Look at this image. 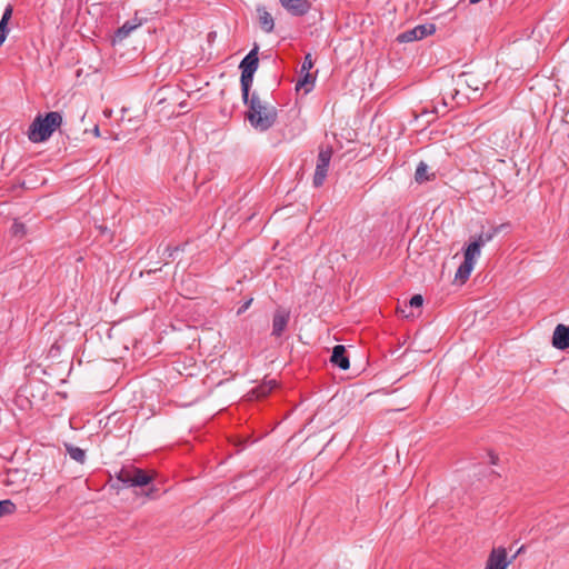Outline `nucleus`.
<instances>
[{"instance_id": "obj_21", "label": "nucleus", "mask_w": 569, "mask_h": 569, "mask_svg": "<svg viewBox=\"0 0 569 569\" xmlns=\"http://www.w3.org/2000/svg\"><path fill=\"white\" fill-rule=\"evenodd\" d=\"M473 266L475 263H472L471 261H469V264H468V260L465 259L462 264L459 267L457 273H456V277L457 278H461V279H467L469 278L472 269H473Z\"/></svg>"}, {"instance_id": "obj_3", "label": "nucleus", "mask_w": 569, "mask_h": 569, "mask_svg": "<svg viewBox=\"0 0 569 569\" xmlns=\"http://www.w3.org/2000/svg\"><path fill=\"white\" fill-rule=\"evenodd\" d=\"M259 48L256 46L249 53L241 60L239 69L241 70L240 84L242 96H248V90L251 89L253 76L259 67L258 58Z\"/></svg>"}, {"instance_id": "obj_26", "label": "nucleus", "mask_w": 569, "mask_h": 569, "mask_svg": "<svg viewBox=\"0 0 569 569\" xmlns=\"http://www.w3.org/2000/svg\"><path fill=\"white\" fill-rule=\"evenodd\" d=\"M14 234L24 233V226L22 223L13 224Z\"/></svg>"}, {"instance_id": "obj_6", "label": "nucleus", "mask_w": 569, "mask_h": 569, "mask_svg": "<svg viewBox=\"0 0 569 569\" xmlns=\"http://www.w3.org/2000/svg\"><path fill=\"white\" fill-rule=\"evenodd\" d=\"M520 551L521 548L512 557L508 558L505 547L493 548L487 558L485 569H507Z\"/></svg>"}, {"instance_id": "obj_8", "label": "nucleus", "mask_w": 569, "mask_h": 569, "mask_svg": "<svg viewBox=\"0 0 569 569\" xmlns=\"http://www.w3.org/2000/svg\"><path fill=\"white\" fill-rule=\"evenodd\" d=\"M290 312L286 309H277L272 318V331L271 335L276 338H280L289 323Z\"/></svg>"}, {"instance_id": "obj_27", "label": "nucleus", "mask_w": 569, "mask_h": 569, "mask_svg": "<svg viewBox=\"0 0 569 569\" xmlns=\"http://www.w3.org/2000/svg\"><path fill=\"white\" fill-rule=\"evenodd\" d=\"M252 299L247 300L238 310V315L244 312L251 305Z\"/></svg>"}, {"instance_id": "obj_5", "label": "nucleus", "mask_w": 569, "mask_h": 569, "mask_svg": "<svg viewBox=\"0 0 569 569\" xmlns=\"http://www.w3.org/2000/svg\"><path fill=\"white\" fill-rule=\"evenodd\" d=\"M331 157H332V147H330V146L320 147L318 158H317L316 170H315V174H313V181H312L313 186L316 188H319L323 184V182L327 178V174H328V169H329Z\"/></svg>"}, {"instance_id": "obj_16", "label": "nucleus", "mask_w": 569, "mask_h": 569, "mask_svg": "<svg viewBox=\"0 0 569 569\" xmlns=\"http://www.w3.org/2000/svg\"><path fill=\"white\" fill-rule=\"evenodd\" d=\"M502 227L503 226H499L488 231H482L473 241L479 243L482 248L486 243L490 242L495 238V236L501 230Z\"/></svg>"}, {"instance_id": "obj_9", "label": "nucleus", "mask_w": 569, "mask_h": 569, "mask_svg": "<svg viewBox=\"0 0 569 569\" xmlns=\"http://www.w3.org/2000/svg\"><path fill=\"white\" fill-rule=\"evenodd\" d=\"M552 345L559 350L569 348V327L558 325L553 331Z\"/></svg>"}, {"instance_id": "obj_22", "label": "nucleus", "mask_w": 569, "mask_h": 569, "mask_svg": "<svg viewBox=\"0 0 569 569\" xmlns=\"http://www.w3.org/2000/svg\"><path fill=\"white\" fill-rule=\"evenodd\" d=\"M428 166L421 161L416 169L415 172V179L417 182L422 183L425 181L429 180V177L427 176Z\"/></svg>"}, {"instance_id": "obj_2", "label": "nucleus", "mask_w": 569, "mask_h": 569, "mask_svg": "<svg viewBox=\"0 0 569 569\" xmlns=\"http://www.w3.org/2000/svg\"><path fill=\"white\" fill-rule=\"evenodd\" d=\"M62 123V116L51 111L44 116H37L28 129V138L33 143L47 141Z\"/></svg>"}, {"instance_id": "obj_1", "label": "nucleus", "mask_w": 569, "mask_h": 569, "mask_svg": "<svg viewBox=\"0 0 569 569\" xmlns=\"http://www.w3.org/2000/svg\"><path fill=\"white\" fill-rule=\"evenodd\" d=\"M242 100L248 107L246 118L253 129L264 132L276 123L278 117L276 107L263 101L256 91L250 93L248 90V96H242Z\"/></svg>"}, {"instance_id": "obj_7", "label": "nucleus", "mask_w": 569, "mask_h": 569, "mask_svg": "<svg viewBox=\"0 0 569 569\" xmlns=\"http://www.w3.org/2000/svg\"><path fill=\"white\" fill-rule=\"evenodd\" d=\"M436 31L435 24H419L412 29L406 30L398 34L397 41L400 43H407L416 40H421Z\"/></svg>"}, {"instance_id": "obj_30", "label": "nucleus", "mask_w": 569, "mask_h": 569, "mask_svg": "<svg viewBox=\"0 0 569 569\" xmlns=\"http://www.w3.org/2000/svg\"><path fill=\"white\" fill-rule=\"evenodd\" d=\"M490 459H491V463H496V459H497V457H496V456L490 455Z\"/></svg>"}, {"instance_id": "obj_24", "label": "nucleus", "mask_w": 569, "mask_h": 569, "mask_svg": "<svg viewBox=\"0 0 569 569\" xmlns=\"http://www.w3.org/2000/svg\"><path fill=\"white\" fill-rule=\"evenodd\" d=\"M423 303V298L421 295H415L411 297L409 305L413 308H420Z\"/></svg>"}, {"instance_id": "obj_28", "label": "nucleus", "mask_w": 569, "mask_h": 569, "mask_svg": "<svg viewBox=\"0 0 569 569\" xmlns=\"http://www.w3.org/2000/svg\"><path fill=\"white\" fill-rule=\"evenodd\" d=\"M92 132H93V134H94L96 137H100V130H99V127H98V126H96V127L93 128V131H92Z\"/></svg>"}, {"instance_id": "obj_31", "label": "nucleus", "mask_w": 569, "mask_h": 569, "mask_svg": "<svg viewBox=\"0 0 569 569\" xmlns=\"http://www.w3.org/2000/svg\"><path fill=\"white\" fill-rule=\"evenodd\" d=\"M480 1H481V0H469V3H470V4H476V3L480 2Z\"/></svg>"}, {"instance_id": "obj_19", "label": "nucleus", "mask_w": 569, "mask_h": 569, "mask_svg": "<svg viewBox=\"0 0 569 569\" xmlns=\"http://www.w3.org/2000/svg\"><path fill=\"white\" fill-rule=\"evenodd\" d=\"M67 451L71 459H73L77 462L83 463L86 459V452L79 447H74L71 445L67 446Z\"/></svg>"}, {"instance_id": "obj_15", "label": "nucleus", "mask_w": 569, "mask_h": 569, "mask_svg": "<svg viewBox=\"0 0 569 569\" xmlns=\"http://www.w3.org/2000/svg\"><path fill=\"white\" fill-rule=\"evenodd\" d=\"M315 81L316 78L310 72L300 73V78L296 83V90H303L305 93H309L313 89Z\"/></svg>"}, {"instance_id": "obj_25", "label": "nucleus", "mask_w": 569, "mask_h": 569, "mask_svg": "<svg viewBox=\"0 0 569 569\" xmlns=\"http://www.w3.org/2000/svg\"><path fill=\"white\" fill-rule=\"evenodd\" d=\"M269 387L267 388V386H261L260 387V390H259V396H264L267 395L269 391H271L274 387H276V381H270L269 382Z\"/></svg>"}, {"instance_id": "obj_20", "label": "nucleus", "mask_w": 569, "mask_h": 569, "mask_svg": "<svg viewBox=\"0 0 569 569\" xmlns=\"http://www.w3.org/2000/svg\"><path fill=\"white\" fill-rule=\"evenodd\" d=\"M17 510L16 503L10 499L0 500V519L12 515Z\"/></svg>"}, {"instance_id": "obj_12", "label": "nucleus", "mask_w": 569, "mask_h": 569, "mask_svg": "<svg viewBox=\"0 0 569 569\" xmlns=\"http://www.w3.org/2000/svg\"><path fill=\"white\" fill-rule=\"evenodd\" d=\"M257 12L259 16V23L261 29L264 32L270 33L274 28V21L272 16L263 7H259L257 9Z\"/></svg>"}, {"instance_id": "obj_23", "label": "nucleus", "mask_w": 569, "mask_h": 569, "mask_svg": "<svg viewBox=\"0 0 569 569\" xmlns=\"http://www.w3.org/2000/svg\"><path fill=\"white\" fill-rule=\"evenodd\" d=\"M313 67V60L311 53H307L305 56L303 62L301 64L300 73L310 72V69Z\"/></svg>"}, {"instance_id": "obj_18", "label": "nucleus", "mask_w": 569, "mask_h": 569, "mask_svg": "<svg viewBox=\"0 0 569 569\" xmlns=\"http://www.w3.org/2000/svg\"><path fill=\"white\" fill-rule=\"evenodd\" d=\"M481 247L479 243H476L475 241H471L468 247L465 250V259L471 261L472 263L476 262V259L480 256Z\"/></svg>"}, {"instance_id": "obj_14", "label": "nucleus", "mask_w": 569, "mask_h": 569, "mask_svg": "<svg viewBox=\"0 0 569 569\" xmlns=\"http://www.w3.org/2000/svg\"><path fill=\"white\" fill-rule=\"evenodd\" d=\"M12 12H13L12 7L11 6H7L4 11H3V13H2V17H1V20H0V46L3 44V42L6 41L7 36L9 33L8 22H9V20L12 17Z\"/></svg>"}, {"instance_id": "obj_17", "label": "nucleus", "mask_w": 569, "mask_h": 569, "mask_svg": "<svg viewBox=\"0 0 569 569\" xmlns=\"http://www.w3.org/2000/svg\"><path fill=\"white\" fill-rule=\"evenodd\" d=\"M459 82H463L467 87L472 89L473 91H478L482 86V82L479 81L476 77L468 72H463L458 78Z\"/></svg>"}, {"instance_id": "obj_29", "label": "nucleus", "mask_w": 569, "mask_h": 569, "mask_svg": "<svg viewBox=\"0 0 569 569\" xmlns=\"http://www.w3.org/2000/svg\"><path fill=\"white\" fill-rule=\"evenodd\" d=\"M103 113H104V116H106V117H110V116H111V113H112V110L106 109V110L103 111Z\"/></svg>"}, {"instance_id": "obj_13", "label": "nucleus", "mask_w": 569, "mask_h": 569, "mask_svg": "<svg viewBox=\"0 0 569 569\" xmlns=\"http://www.w3.org/2000/svg\"><path fill=\"white\" fill-rule=\"evenodd\" d=\"M140 23L127 21L116 32L112 39L113 43L123 41L133 30H136Z\"/></svg>"}, {"instance_id": "obj_11", "label": "nucleus", "mask_w": 569, "mask_h": 569, "mask_svg": "<svg viewBox=\"0 0 569 569\" xmlns=\"http://www.w3.org/2000/svg\"><path fill=\"white\" fill-rule=\"evenodd\" d=\"M330 361L333 366L341 370H347L350 367L349 358L346 355V347L337 345L332 349Z\"/></svg>"}, {"instance_id": "obj_10", "label": "nucleus", "mask_w": 569, "mask_h": 569, "mask_svg": "<svg viewBox=\"0 0 569 569\" xmlns=\"http://www.w3.org/2000/svg\"><path fill=\"white\" fill-rule=\"evenodd\" d=\"M280 3L292 16H303L310 8L307 0H280Z\"/></svg>"}, {"instance_id": "obj_4", "label": "nucleus", "mask_w": 569, "mask_h": 569, "mask_svg": "<svg viewBox=\"0 0 569 569\" xmlns=\"http://www.w3.org/2000/svg\"><path fill=\"white\" fill-rule=\"evenodd\" d=\"M117 479L124 488L143 487L152 481V476L134 466H127L120 469Z\"/></svg>"}]
</instances>
